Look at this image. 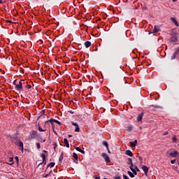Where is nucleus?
Listing matches in <instances>:
<instances>
[{"instance_id":"1","label":"nucleus","mask_w":179,"mask_h":179,"mask_svg":"<svg viewBox=\"0 0 179 179\" xmlns=\"http://www.w3.org/2000/svg\"><path fill=\"white\" fill-rule=\"evenodd\" d=\"M38 135V132L37 131H32L31 133H29L28 136V141H33V139H37Z\"/></svg>"},{"instance_id":"2","label":"nucleus","mask_w":179,"mask_h":179,"mask_svg":"<svg viewBox=\"0 0 179 179\" xmlns=\"http://www.w3.org/2000/svg\"><path fill=\"white\" fill-rule=\"evenodd\" d=\"M172 152H166V156L168 157H177L178 156L179 152L177 150H175L174 148L171 149Z\"/></svg>"},{"instance_id":"3","label":"nucleus","mask_w":179,"mask_h":179,"mask_svg":"<svg viewBox=\"0 0 179 179\" xmlns=\"http://www.w3.org/2000/svg\"><path fill=\"white\" fill-rule=\"evenodd\" d=\"M23 82L24 80H21L17 85H15V90L17 92H23Z\"/></svg>"},{"instance_id":"4","label":"nucleus","mask_w":179,"mask_h":179,"mask_svg":"<svg viewBox=\"0 0 179 179\" xmlns=\"http://www.w3.org/2000/svg\"><path fill=\"white\" fill-rule=\"evenodd\" d=\"M101 156L103 157V159H104L105 162H106V163H110V157H108V155H107V154L103 152L101 154Z\"/></svg>"},{"instance_id":"5","label":"nucleus","mask_w":179,"mask_h":179,"mask_svg":"<svg viewBox=\"0 0 179 179\" xmlns=\"http://www.w3.org/2000/svg\"><path fill=\"white\" fill-rule=\"evenodd\" d=\"M171 41L172 43H178V37L177 36V34H173L171 38Z\"/></svg>"},{"instance_id":"6","label":"nucleus","mask_w":179,"mask_h":179,"mask_svg":"<svg viewBox=\"0 0 179 179\" xmlns=\"http://www.w3.org/2000/svg\"><path fill=\"white\" fill-rule=\"evenodd\" d=\"M71 124L73 125V127H76L75 132H80V128H79V124L78 123H75L73 122H71Z\"/></svg>"},{"instance_id":"7","label":"nucleus","mask_w":179,"mask_h":179,"mask_svg":"<svg viewBox=\"0 0 179 179\" xmlns=\"http://www.w3.org/2000/svg\"><path fill=\"white\" fill-rule=\"evenodd\" d=\"M17 146H19L20 150L23 151V142L21 140L17 141Z\"/></svg>"},{"instance_id":"8","label":"nucleus","mask_w":179,"mask_h":179,"mask_svg":"<svg viewBox=\"0 0 179 179\" xmlns=\"http://www.w3.org/2000/svg\"><path fill=\"white\" fill-rule=\"evenodd\" d=\"M127 164H129V169H134V162H132L131 158H128Z\"/></svg>"},{"instance_id":"9","label":"nucleus","mask_w":179,"mask_h":179,"mask_svg":"<svg viewBox=\"0 0 179 179\" xmlns=\"http://www.w3.org/2000/svg\"><path fill=\"white\" fill-rule=\"evenodd\" d=\"M143 118V113H141L136 117L137 122H141V121H142Z\"/></svg>"},{"instance_id":"10","label":"nucleus","mask_w":179,"mask_h":179,"mask_svg":"<svg viewBox=\"0 0 179 179\" xmlns=\"http://www.w3.org/2000/svg\"><path fill=\"white\" fill-rule=\"evenodd\" d=\"M138 145V140H134V142H130V145L131 148H136Z\"/></svg>"},{"instance_id":"11","label":"nucleus","mask_w":179,"mask_h":179,"mask_svg":"<svg viewBox=\"0 0 179 179\" xmlns=\"http://www.w3.org/2000/svg\"><path fill=\"white\" fill-rule=\"evenodd\" d=\"M142 170L144 171L145 174H148V173L149 172V168H148V166L145 165L142 166Z\"/></svg>"},{"instance_id":"12","label":"nucleus","mask_w":179,"mask_h":179,"mask_svg":"<svg viewBox=\"0 0 179 179\" xmlns=\"http://www.w3.org/2000/svg\"><path fill=\"white\" fill-rule=\"evenodd\" d=\"M153 33H157L160 31V28L157 25H155L154 29L152 30Z\"/></svg>"},{"instance_id":"13","label":"nucleus","mask_w":179,"mask_h":179,"mask_svg":"<svg viewBox=\"0 0 179 179\" xmlns=\"http://www.w3.org/2000/svg\"><path fill=\"white\" fill-rule=\"evenodd\" d=\"M171 22H173V23H174V24L176 26V27H178V26H179L178 22H177V20H176V18L171 17Z\"/></svg>"},{"instance_id":"14","label":"nucleus","mask_w":179,"mask_h":179,"mask_svg":"<svg viewBox=\"0 0 179 179\" xmlns=\"http://www.w3.org/2000/svg\"><path fill=\"white\" fill-rule=\"evenodd\" d=\"M84 45H85V48H89V47H90V45H92V42L87 41L85 42Z\"/></svg>"},{"instance_id":"15","label":"nucleus","mask_w":179,"mask_h":179,"mask_svg":"<svg viewBox=\"0 0 179 179\" xmlns=\"http://www.w3.org/2000/svg\"><path fill=\"white\" fill-rule=\"evenodd\" d=\"M125 155H127V156H130L131 157H132V156H134V153H132V151H131L129 150H127L125 151Z\"/></svg>"},{"instance_id":"16","label":"nucleus","mask_w":179,"mask_h":179,"mask_svg":"<svg viewBox=\"0 0 179 179\" xmlns=\"http://www.w3.org/2000/svg\"><path fill=\"white\" fill-rule=\"evenodd\" d=\"M49 122H50V124H54V122H55V119L52 118L49 120L45 121V124L47 125V124H48Z\"/></svg>"},{"instance_id":"17","label":"nucleus","mask_w":179,"mask_h":179,"mask_svg":"<svg viewBox=\"0 0 179 179\" xmlns=\"http://www.w3.org/2000/svg\"><path fill=\"white\" fill-rule=\"evenodd\" d=\"M64 143L66 148H69V142H68V139L64 138Z\"/></svg>"},{"instance_id":"18","label":"nucleus","mask_w":179,"mask_h":179,"mask_svg":"<svg viewBox=\"0 0 179 179\" xmlns=\"http://www.w3.org/2000/svg\"><path fill=\"white\" fill-rule=\"evenodd\" d=\"M73 157L76 160H77V162H78L79 157H78V154H76V152H73Z\"/></svg>"},{"instance_id":"19","label":"nucleus","mask_w":179,"mask_h":179,"mask_svg":"<svg viewBox=\"0 0 179 179\" xmlns=\"http://www.w3.org/2000/svg\"><path fill=\"white\" fill-rule=\"evenodd\" d=\"M62 160H64V153L63 152L60 155V157L59 158V163H61L62 162Z\"/></svg>"},{"instance_id":"20","label":"nucleus","mask_w":179,"mask_h":179,"mask_svg":"<svg viewBox=\"0 0 179 179\" xmlns=\"http://www.w3.org/2000/svg\"><path fill=\"white\" fill-rule=\"evenodd\" d=\"M127 173H128L129 177H131V178H134L135 177V175L132 172L128 171Z\"/></svg>"},{"instance_id":"21","label":"nucleus","mask_w":179,"mask_h":179,"mask_svg":"<svg viewBox=\"0 0 179 179\" xmlns=\"http://www.w3.org/2000/svg\"><path fill=\"white\" fill-rule=\"evenodd\" d=\"M150 107H153L154 108H163L162 106H160L159 105H150Z\"/></svg>"},{"instance_id":"22","label":"nucleus","mask_w":179,"mask_h":179,"mask_svg":"<svg viewBox=\"0 0 179 179\" xmlns=\"http://www.w3.org/2000/svg\"><path fill=\"white\" fill-rule=\"evenodd\" d=\"M102 145L106 146V149H108V143L107 141H103Z\"/></svg>"},{"instance_id":"23","label":"nucleus","mask_w":179,"mask_h":179,"mask_svg":"<svg viewBox=\"0 0 179 179\" xmlns=\"http://www.w3.org/2000/svg\"><path fill=\"white\" fill-rule=\"evenodd\" d=\"M9 162H10V164H9L10 166H12V164H13V163H14V162H13V157H10Z\"/></svg>"},{"instance_id":"24","label":"nucleus","mask_w":179,"mask_h":179,"mask_svg":"<svg viewBox=\"0 0 179 179\" xmlns=\"http://www.w3.org/2000/svg\"><path fill=\"white\" fill-rule=\"evenodd\" d=\"M130 170H131V171H132V173L134 176H136L138 174V173L134 168H131V169H130Z\"/></svg>"},{"instance_id":"25","label":"nucleus","mask_w":179,"mask_h":179,"mask_svg":"<svg viewBox=\"0 0 179 179\" xmlns=\"http://www.w3.org/2000/svg\"><path fill=\"white\" fill-rule=\"evenodd\" d=\"M38 131L39 132H45V130L43 129V128H41V126H38Z\"/></svg>"},{"instance_id":"26","label":"nucleus","mask_w":179,"mask_h":179,"mask_svg":"<svg viewBox=\"0 0 179 179\" xmlns=\"http://www.w3.org/2000/svg\"><path fill=\"white\" fill-rule=\"evenodd\" d=\"M127 131L128 132H132V126H128Z\"/></svg>"},{"instance_id":"27","label":"nucleus","mask_w":179,"mask_h":179,"mask_svg":"<svg viewBox=\"0 0 179 179\" xmlns=\"http://www.w3.org/2000/svg\"><path fill=\"white\" fill-rule=\"evenodd\" d=\"M40 156H41V157H42L43 159H47L46 155L44 153H41Z\"/></svg>"},{"instance_id":"28","label":"nucleus","mask_w":179,"mask_h":179,"mask_svg":"<svg viewBox=\"0 0 179 179\" xmlns=\"http://www.w3.org/2000/svg\"><path fill=\"white\" fill-rule=\"evenodd\" d=\"M57 146H58V145L57 144V143H53V148H54L55 152H56V149H57Z\"/></svg>"},{"instance_id":"29","label":"nucleus","mask_w":179,"mask_h":179,"mask_svg":"<svg viewBox=\"0 0 179 179\" xmlns=\"http://www.w3.org/2000/svg\"><path fill=\"white\" fill-rule=\"evenodd\" d=\"M24 87H26L27 89H31V85H28L27 83V85H24Z\"/></svg>"},{"instance_id":"30","label":"nucleus","mask_w":179,"mask_h":179,"mask_svg":"<svg viewBox=\"0 0 179 179\" xmlns=\"http://www.w3.org/2000/svg\"><path fill=\"white\" fill-rule=\"evenodd\" d=\"M55 122L56 124H57L58 125H62V123H61V122L58 121L57 120H55Z\"/></svg>"},{"instance_id":"31","label":"nucleus","mask_w":179,"mask_h":179,"mask_svg":"<svg viewBox=\"0 0 179 179\" xmlns=\"http://www.w3.org/2000/svg\"><path fill=\"white\" fill-rule=\"evenodd\" d=\"M49 165L50 166V168H52L54 166H55V162H50Z\"/></svg>"},{"instance_id":"32","label":"nucleus","mask_w":179,"mask_h":179,"mask_svg":"<svg viewBox=\"0 0 179 179\" xmlns=\"http://www.w3.org/2000/svg\"><path fill=\"white\" fill-rule=\"evenodd\" d=\"M42 163H43L44 166H45V164H47V158L43 159Z\"/></svg>"},{"instance_id":"33","label":"nucleus","mask_w":179,"mask_h":179,"mask_svg":"<svg viewBox=\"0 0 179 179\" xmlns=\"http://www.w3.org/2000/svg\"><path fill=\"white\" fill-rule=\"evenodd\" d=\"M36 148H37V149H41V145H40V143H36Z\"/></svg>"},{"instance_id":"34","label":"nucleus","mask_w":179,"mask_h":179,"mask_svg":"<svg viewBox=\"0 0 179 179\" xmlns=\"http://www.w3.org/2000/svg\"><path fill=\"white\" fill-rule=\"evenodd\" d=\"M172 140H173V142H176L177 141V137L176 136H174L173 138H172Z\"/></svg>"},{"instance_id":"35","label":"nucleus","mask_w":179,"mask_h":179,"mask_svg":"<svg viewBox=\"0 0 179 179\" xmlns=\"http://www.w3.org/2000/svg\"><path fill=\"white\" fill-rule=\"evenodd\" d=\"M13 85H14V86H16V85H17V80H15L13 83Z\"/></svg>"},{"instance_id":"36","label":"nucleus","mask_w":179,"mask_h":179,"mask_svg":"<svg viewBox=\"0 0 179 179\" xmlns=\"http://www.w3.org/2000/svg\"><path fill=\"white\" fill-rule=\"evenodd\" d=\"M75 149L76 150H78V152H80V150H82L79 147H76Z\"/></svg>"},{"instance_id":"37","label":"nucleus","mask_w":179,"mask_h":179,"mask_svg":"<svg viewBox=\"0 0 179 179\" xmlns=\"http://www.w3.org/2000/svg\"><path fill=\"white\" fill-rule=\"evenodd\" d=\"M78 50H82V44H78Z\"/></svg>"},{"instance_id":"38","label":"nucleus","mask_w":179,"mask_h":179,"mask_svg":"<svg viewBox=\"0 0 179 179\" xmlns=\"http://www.w3.org/2000/svg\"><path fill=\"white\" fill-rule=\"evenodd\" d=\"M134 169L136 171H140L139 168H138V166H135Z\"/></svg>"},{"instance_id":"39","label":"nucleus","mask_w":179,"mask_h":179,"mask_svg":"<svg viewBox=\"0 0 179 179\" xmlns=\"http://www.w3.org/2000/svg\"><path fill=\"white\" fill-rule=\"evenodd\" d=\"M69 113L70 114H75V112H74L73 110H69Z\"/></svg>"},{"instance_id":"40","label":"nucleus","mask_w":179,"mask_h":179,"mask_svg":"<svg viewBox=\"0 0 179 179\" xmlns=\"http://www.w3.org/2000/svg\"><path fill=\"white\" fill-rule=\"evenodd\" d=\"M124 179H129V178L127 175H123Z\"/></svg>"},{"instance_id":"41","label":"nucleus","mask_w":179,"mask_h":179,"mask_svg":"<svg viewBox=\"0 0 179 179\" xmlns=\"http://www.w3.org/2000/svg\"><path fill=\"white\" fill-rule=\"evenodd\" d=\"M17 163H19V157H15Z\"/></svg>"},{"instance_id":"42","label":"nucleus","mask_w":179,"mask_h":179,"mask_svg":"<svg viewBox=\"0 0 179 179\" xmlns=\"http://www.w3.org/2000/svg\"><path fill=\"white\" fill-rule=\"evenodd\" d=\"M171 164H174V163H176V159L171 160Z\"/></svg>"},{"instance_id":"43","label":"nucleus","mask_w":179,"mask_h":179,"mask_svg":"<svg viewBox=\"0 0 179 179\" xmlns=\"http://www.w3.org/2000/svg\"><path fill=\"white\" fill-rule=\"evenodd\" d=\"M49 176H50V174H46L43 177L44 178H48Z\"/></svg>"},{"instance_id":"44","label":"nucleus","mask_w":179,"mask_h":179,"mask_svg":"<svg viewBox=\"0 0 179 179\" xmlns=\"http://www.w3.org/2000/svg\"><path fill=\"white\" fill-rule=\"evenodd\" d=\"M80 152L82 153L83 155H85V150H81L80 151Z\"/></svg>"},{"instance_id":"45","label":"nucleus","mask_w":179,"mask_h":179,"mask_svg":"<svg viewBox=\"0 0 179 179\" xmlns=\"http://www.w3.org/2000/svg\"><path fill=\"white\" fill-rule=\"evenodd\" d=\"M108 150V153H111V151L110 150V148L108 147V148H106Z\"/></svg>"},{"instance_id":"46","label":"nucleus","mask_w":179,"mask_h":179,"mask_svg":"<svg viewBox=\"0 0 179 179\" xmlns=\"http://www.w3.org/2000/svg\"><path fill=\"white\" fill-rule=\"evenodd\" d=\"M115 179H121V176L115 177Z\"/></svg>"},{"instance_id":"47","label":"nucleus","mask_w":179,"mask_h":179,"mask_svg":"<svg viewBox=\"0 0 179 179\" xmlns=\"http://www.w3.org/2000/svg\"><path fill=\"white\" fill-rule=\"evenodd\" d=\"M41 114H42V115H41L40 117H42V116H43V115H44V110H41Z\"/></svg>"},{"instance_id":"48","label":"nucleus","mask_w":179,"mask_h":179,"mask_svg":"<svg viewBox=\"0 0 179 179\" xmlns=\"http://www.w3.org/2000/svg\"><path fill=\"white\" fill-rule=\"evenodd\" d=\"M100 178H101L100 176H98L95 177V179H100Z\"/></svg>"},{"instance_id":"49","label":"nucleus","mask_w":179,"mask_h":179,"mask_svg":"<svg viewBox=\"0 0 179 179\" xmlns=\"http://www.w3.org/2000/svg\"><path fill=\"white\" fill-rule=\"evenodd\" d=\"M23 85H24V86H26V85H27V84H26V82H24H24H22V86H23Z\"/></svg>"},{"instance_id":"50","label":"nucleus","mask_w":179,"mask_h":179,"mask_svg":"<svg viewBox=\"0 0 179 179\" xmlns=\"http://www.w3.org/2000/svg\"><path fill=\"white\" fill-rule=\"evenodd\" d=\"M138 159L141 162H142L143 159H142V157H138Z\"/></svg>"},{"instance_id":"51","label":"nucleus","mask_w":179,"mask_h":179,"mask_svg":"<svg viewBox=\"0 0 179 179\" xmlns=\"http://www.w3.org/2000/svg\"><path fill=\"white\" fill-rule=\"evenodd\" d=\"M4 2L3 0H0V3H3Z\"/></svg>"},{"instance_id":"52","label":"nucleus","mask_w":179,"mask_h":179,"mask_svg":"<svg viewBox=\"0 0 179 179\" xmlns=\"http://www.w3.org/2000/svg\"><path fill=\"white\" fill-rule=\"evenodd\" d=\"M48 167H50V164H48V166H47V167H46V170L48 169Z\"/></svg>"},{"instance_id":"53","label":"nucleus","mask_w":179,"mask_h":179,"mask_svg":"<svg viewBox=\"0 0 179 179\" xmlns=\"http://www.w3.org/2000/svg\"><path fill=\"white\" fill-rule=\"evenodd\" d=\"M53 132L54 134H55V135H57V132L55 131V130H54V129H53Z\"/></svg>"},{"instance_id":"54","label":"nucleus","mask_w":179,"mask_h":179,"mask_svg":"<svg viewBox=\"0 0 179 179\" xmlns=\"http://www.w3.org/2000/svg\"><path fill=\"white\" fill-rule=\"evenodd\" d=\"M44 153H48V152L45 150H43Z\"/></svg>"},{"instance_id":"55","label":"nucleus","mask_w":179,"mask_h":179,"mask_svg":"<svg viewBox=\"0 0 179 179\" xmlns=\"http://www.w3.org/2000/svg\"><path fill=\"white\" fill-rule=\"evenodd\" d=\"M52 173V170H51L50 171H49V176Z\"/></svg>"},{"instance_id":"56","label":"nucleus","mask_w":179,"mask_h":179,"mask_svg":"<svg viewBox=\"0 0 179 179\" xmlns=\"http://www.w3.org/2000/svg\"><path fill=\"white\" fill-rule=\"evenodd\" d=\"M7 23H12V21L8 20V21H7Z\"/></svg>"},{"instance_id":"57","label":"nucleus","mask_w":179,"mask_h":179,"mask_svg":"<svg viewBox=\"0 0 179 179\" xmlns=\"http://www.w3.org/2000/svg\"><path fill=\"white\" fill-rule=\"evenodd\" d=\"M41 164H44V163L41 162L38 164V166H41Z\"/></svg>"},{"instance_id":"58","label":"nucleus","mask_w":179,"mask_h":179,"mask_svg":"<svg viewBox=\"0 0 179 179\" xmlns=\"http://www.w3.org/2000/svg\"><path fill=\"white\" fill-rule=\"evenodd\" d=\"M69 138H72V135L69 134Z\"/></svg>"},{"instance_id":"59","label":"nucleus","mask_w":179,"mask_h":179,"mask_svg":"<svg viewBox=\"0 0 179 179\" xmlns=\"http://www.w3.org/2000/svg\"><path fill=\"white\" fill-rule=\"evenodd\" d=\"M75 163H76V164H78V160L75 161Z\"/></svg>"},{"instance_id":"60","label":"nucleus","mask_w":179,"mask_h":179,"mask_svg":"<svg viewBox=\"0 0 179 179\" xmlns=\"http://www.w3.org/2000/svg\"><path fill=\"white\" fill-rule=\"evenodd\" d=\"M173 2H177V0H172Z\"/></svg>"},{"instance_id":"61","label":"nucleus","mask_w":179,"mask_h":179,"mask_svg":"<svg viewBox=\"0 0 179 179\" xmlns=\"http://www.w3.org/2000/svg\"><path fill=\"white\" fill-rule=\"evenodd\" d=\"M164 135H167V133L164 134Z\"/></svg>"},{"instance_id":"62","label":"nucleus","mask_w":179,"mask_h":179,"mask_svg":"<svg viewBox=\"0 0 179 179\" xmlns=\"http://www.w3.org/2000/svg\"><path fill=\"white\" fill-rule=\"evenodd\" d=\"M43 142H45V139H44V140L43 141Z\"/></svg>"},{"instance_id":"63","label":"nucleus","mask_w":179,"mask_h":179,"mask_svg":"<svg viewBox=\"0 0 179 179\" xmlns=\"http://www.w3.org/2000/svg\"><path fill=\"white\" fill-rule=\"evenodd\" d=\"M143 9H146V8L144 7V8H143Z\"/></svg>"},{"instance_id":"64","label":"nucleus","mask_w":179,"mask_h":179,"mask_svg":"<svg viewBox=\"0 0 179 179\" xmlns=\"http://www.w3.org/2000/svg\"><path fill=\"white\" fill-rule=\"evenodd\" d=\"M178 147H179V144H178Z\"/></svg>"}]
</instances>
